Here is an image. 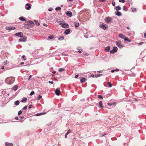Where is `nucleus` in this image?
Segmentation results:
<instances>
[{
	"label": "nucleus",
	"instance_id": "obj_1",
	"mask_svg": "<svg viewBox=\"0 0 146 146\" xmlns=\"http://www.w3.org/2000/svg\"><path fill=\"white\" fill-rule=\"evenodd\" d=\"M34 24V22L31 21H28L26 22L25 24L26 26V27L27 29L32 27Z\"/></svg>",
	"mask_w": 146,
	"mask_h": 146
},
{
	"label": "nucleus",
	"instance_id": "obj_2",
	"mask_svg": "<svg viewBox=\"0 0 146 146\" xmlns=\"http://www.w3.org/2000/svg\"><path fill=\"white\" fill-rule=\"evenodd\" d=\"M119 36L120 38L124 39L125 41H127L129 42H131V40L129 39L127 37H126L125 35L122 34H119Z\"/></svg>",
	"mask_w": 146,
	"mask_h": 146
},
{
	"label": "nucleus",
	"instance_id": "obj_3",
	"mask_svg": "<svg viewBox=\"0 0 146 146\" xmlns=\"http://www.w3.org/2000/svg\"><path fill=\"white\" fill-rule=\"evenodd\" d=\"M65 22V21L63 20L62 21H60L58 22L59 25H61L62 27L64 28H68L69 27V25L67 23L63 24Z\"/></svg>",
	"mask_w": 146,
	"mask_h": 146
},
{
	"label": "nucleus",
	"instance_id": "obj_4",
	"mask_svg": "<svg viewBox=\"0 0 146 146\" xmlns=\"http://www.w3.org/2000/svg\"><path fill=\"white\" fill-rule=\"evenodd\" d=\"M105 21L108 23H111L113 22V20L111 18V17H106L105 19Z\"/></svg>",
	"mask_w": 146,
	"mask_h": 146
},
{
	"label": "nucleus",
	"instance_id": "obj_5",
	"mask_svg": "<svg viewBox=\"0 0 146 146\" xmlns=\"http://www.w3.org/2000/svg\"><path fill=\"white\" fill-rule=\"evenodd\" d=\"M100 28H102L104 30H106L108 29V26L106 24H103V23L101 25H100L99 26Z\"/></svg>",
	"mask_w": 146,
	"mask_h": 146
},
{
	"label": "nucleus",
	"instance_id": "obj_6",
	"mask_svg": "<svg viewBox=\"0 0 146 146\" xmlns=\"http://www.w3.org/2000/svg\"><path fill=\"white\" fill-rule=\"evenodd\" d=\"M121 41L119 40L117 41L116 43V45L119 48H121L123 47V46L121 44Z\"/></svg>",
	"mask_w": 146,
	"mask_h": 146
},
{
	"label": "nucleus",
	"instance_id": "obj_7",
	"mask_svg": "<svg viewBox=\"0 0 146 146\" xmlns=\"http://www.w3.org/2000/svg\"><path fill=\"white\" fill-rule=\"evenodd\" d=\"M15 36H17L21 38L23 37V33L22 32H19L15 33Z\"/></svg>",
	"mask_w": 146,
	"mask_h": 146
},
{
	"label": "nucleus",
	"instance_id": "obj_8",
	"mask_svg": "<svg viewBox=\"0 0 146 146\" xmlns=\"http://www.w3.org/2000/svg\"><path fill=\"white\" fill-rule=\"evenodd\" d=\"M31 4L28 3L26 4L25 6L26 9L28 10H30L31 8Z\"/></svg>",
	"mask_w": 146,
	"mask_h": 146
},
{
	"label": "nucleus",
	"instance_id": "obj_9",
	"mask_svg": "<svg viewBox=\"0 0 146 146\" xmlns=\"http://www.w3.org/2000/svg\"><path fill=\"white\" fill-rule=\"evenodd\" d=\"M55 93L57 95L59 96L60 94V89L58 88H57L55 91Z\"/></svg>",
	"mask_w": 146,
	"mask_h": 146
},
{
	"label": "nucleus",
	"instance_id": "obj_10",
	"mask_svg": "<svg viewBox=\"0 0 146 146\" xmlns=\"http://www.w3.org/2000/svg\"><path fill=\"white\" fill-rule=\"evenodd\" d=\"M27 38L25 36H24L22 38L20 39L19 40V42H25L26 41Z\"/></svg>",
	"mask_w": 146,
	"mask_h": 146
},
{
	"label": "nucleus",
	"instance_id": "obj_11",
	"mask_svg": "<svg viewBox=\"0 0 146 146\" xmlns=\"http://www.w3.org/2000/svg\"><path fill=\"white\" fill-rule=\"evenodd\" d=\"M65 14L69 17H71L72 16V13L70 11H67L66 12Z\"/></svg>",
	"mask_w": 146,
	"mask_h": 146
},
{
	"label": "nucleus",
	"instance_id": "obj_12",
	"mask_svg": "<svg viewBox=\"0 0 146 146\" xmlns=\"http://www.w3.org/2000/svg\"><path fill=\"white\" fill-rule=\"evenodd\" d=\"M5 29L7 30H15L16 29V28L13 27H6Z\"/></svg>",
	"mask_w": 146,
	"mask_h": 146
},
{
	"label": "nucleus",
	"instance_id": "obj_13",
	"mask_svg": "<svg viewBox=\"0 0 146 146\" xmlns=\"http://www.w3.org/2000/svg\"><path fill=\"white\" fill-rule=\"evenodd\" d=\"M5 145L6 146H13V144L11 143L6 142L5 143Z\"/></svg>",
	"mask_w": 146,
	"mask_h": 146
},
{
	"label": "nucleus",
	"instance_id": "obj_14",
	"mask_svg": "<svg viewBox=\"0 0 146 146\" xmlns=\"http://www.w3.org/2000/svg\"><path fill=\"white\" fill-rule=\"evenodd\" d=\"M70 31L69 29H67L65 30L64 33L66 35H68L70 33Z\"/></svg>",
	"mask_w": 146,
	"mask_h": 146
},
{
	"label": "nucleus",
	"instance_id": "obj_15",
	"mask_svg": "<svg viewBox=\"0 0 146 146\" xmlns=\"http://www.w3.org/2000/svg\"><path fill=\"white\" fill-rule=\"evenodd\" d=\"M80 81L81 83H83L86 81V78H81L80 79Z\"/></svg>",
	"mask_w": 146,
	"mask_h": 146
},
{
	"label": "nucleus",
	"instance_id": "obj_16",
	"mask_svg": "<svg viewBox=\"0 0 146 146\" xmlns=\"http://www.w3.org/2000/svg\"><path fill=\"white\" fill-rule=\"evenodd\" d=\"M72 110V108L71 107H68L64 108V110L67 111H70Z\"/></svg>",
	"mask_w": 146,
	"mask_h": 146
},
{
	"label": "nucleus",
	"instance_id": "obj_17",
	"mask_svg": "<svg viewBox=\"0 0 146 146\" xmlns=\"http://www.w3.org/2000/svg\"><path fill=\"white\" fill-rule=\"evenodd\" d=\"M99 104L100 106V108H103L104 107L103 106V102L102 101H100L99 102Z\"/></svg>",
	"mask_w": 146,
	"mask_h": 146
},
{
	"label": "nucleus",
	"instance_id": "obj_18",
	"mask_svg": "<svg viewBox=\"0 0 146 146\" xmlns=\"http://www.w3.org/2000/svg\"><path fill=\"white\" fill-rule=\"evenodd\" d=\"M74 24L75 26L77 28L79 26V23H78L76 22H75L74 23Z\"/></svg>",
	"mask_w": 146,
	"mask_h": 146
},
{
	"label": "nucleus",
	"instance_id": "obj_19",
	"mask_svg": "<svg viewBox=\"0 0 146 146\" xmlns=\"http://www.w3.org/2000/svg\"><path fill=\"white\" fill-rule=\"evenodd\" d=\"M20 20L22 21H26L25 19L23 17H21L19 18Z\"/></svg>",
	"mask_w": 146,
	"mask_h": 146
},
{
	"label": "nucleus",
	"instance_id": "obj_20",
	"mask_svg": "<svg viewBox=\"0 0 146 146\" xmlns=\"http://www.w3.org/2000/svg\"><path fill=\"white\" fill-rule=\"evenodd\" d=\"M116 15L118 16H120L122 15L121 13L119 11H117L116 14Z\"/></svg>",
	"mask_w": 146,
	"mask_h": 146
},
{
	"label": "nucleus",
	"instance_id": "obj_21",
	"mask_svg": "<svg viewBox=\"0 0 146 146\" xmlns=\"http://www.w3.org/2000/svg\"><path fill=\"white\" fill-rule=\"evenodd\" d=\"M121 9V7L119 6H117L115 7V9L117 11H118L120 10Z\"/></svg>",
	"mask_w": 146,
	"mask_h": 146
},
{
	"label": "nucleus",
	"instance_id": "obj_22",
	"mask_svg": "<svg viewBox=\"0 0 146 146\" xmlns=\"http://www.w3.org/2000/svg\"><path fill=\"white\" fill-rule=\"evenodd\" d=\"M110 46H108L106 47V48L105 49V50L106 52H108L110 51Z\"/></svg>",
	"mask_w": 146,
	"mask_h": 146
},
{
	"label": "nucleus",
	"instance_id": "obj_23",
	"mask_svg": "<svg viewBox=\"0 0 146 146\" xmlns=\"http://www.w3.org/2000/svg\"><path fill=\"white\" fill-rule=\"evenodd\" d=\"M45 113H37L35 115L36 116H38L39 115H43V114H45Z\"/></svg>",
	"mask_w": 146,
	"mask_h": 146
},
{
	"label": "nucleus",
	"instance_id": "obj_24",
	"mask_svg": "<svg viewBox=\"0 0 146 146\" xmlns=\"http://www.w3.org/2000/svg\"><path fill=\"white\" fill-rule=\"evenodd\" d=\"M17 88L18 86L17 85H15L12 88V89L15 91H16L17 89Z\"/></svg>",
	"mask_w": 146,
	"mask_h": 146
},
{
	"label": "nucleus",
	"instance_id": "obj_25",
	"mask_svg": "<svg viewBox=\"0 0 146 146\" xmlns=\"http://www.w3.org/2000/svg\"><path fill=\"white\" fill-rule=\"evenodd\" d=\"M14 104L16 106H18L19 104V100L16 101L15 102Z\"/></svg>",
	"mask_w": 146,
	"mask_h": 146
},
{
	"label": "nucleus",
	"instance_id": "obj_26",
	"mask_svg": "<svg viewBox=\"0 0 146 146\" xmlns=\"http://www.w3.org/2000/svg\"><path fill=\"white\" fill-rule=\"evenodd\" d=\"M131 10L133 12H136L137 9L135 8L132 7L131 8Z\"/></svg>",
	"mask_w": 146,
	"mask_h": 146
},
{
	"label": "nucleus",
	"instance_id": "obj_27",
	"mask_svg": "<svg viewBox=\"0 0 146 146\" xmlns=\"http://www.w3.org/2000/svg\"><path fill=\"white\" fill-rule=\"evenodd\" d=\"M34 21L37 25L38 26L40 25L39 23L38 22V21L37 20H34Z\"/></svg>",
	"mask_w": 146,
	"mask_h": 146
},
{
	"label": "nucleus",
	"instance_id": "obj_28",
	"mask_svg": "<svg viewBox=\"0 0 146 146\" xmlns=\"http://www.w3.org/2000/svg\"><path fill=\"white\" fill-rule=\"evenodd\" d=\"M113 49L114 50V52H116L117 50V48L116 46H114L113 48Z\"/></svg>",
	"mask_w": 146,
	"mask_h": 146
},
{
	"label": "nucleus",
	"instance_id": "obj_29",
	"mask_svg": "<svg viewBox=\"0 0 146 146\" xmlns=\"http://www.w3.org/2000/svg\"><path fill=\"white\" fill-rule=\"evenodd\" d=\"M65 70V69L64 68H60L58 69V71L60 72H62Z\"/></svg>",
	"mask_w": 146,
	"mask_h": 146
},
{
	"label": "nucleus",
	"instance_id": "obj_30",
	"mask_svg": "<svg viewBox=\"0 0 146 146\" xmlns=\"http://www.w3.org/2000/svg\"><path fill=\"white\" fill-rule=\"evenodd\" d=\"M27 100V98H23L21 100L22 102H26Z\"/></svg>",
	"mask_w": 146,
	"mask_h": 146
},
{
	"label": "nucleus",
	"instance_id": "obj_31",
	"mask_svg": "<svg viewBox=\"0 0 146 146\" xmlns=\"http://www.w3.org/2000/svg\"><path fill=\"white\" fill-rule=\"evenodd\" d=\"M54 38V36L53 35H51L48 36V38L50 39H51Z\"/></svg>",
	"mask_w": 146,
	"mask_h": 146
},
{
	"label": "nucleus",
	"instance_id": "obj_32",
	"mask_svg": "<svg viewBox=\"0 0 146 146\" xmlns=\"http://www.w3.org/2000/svg\"><path fill=\"white\" fill-rule=\"evenodd\" d=\"M64 37L63 36H62L60 37L58 39V40H64Z\"/></svg>",
	"mask_w": 146,
	"mask_h": 146
},
{
	"label": "nucleus",
	"instance_id": "obj_33",
	"mask_svg": "<svg viewBox=\"0 0 146 146\" xmlns=\"http://www.w3.org/2000/svg\"><path fill=\"white\" fill-rule=\"evenodd\" d=\"M61 9V8L60 7H56L55 8V10L56 11L60 10Z\"/></svg>",
	"mask_w": 146,
	"mask_h": 146
},
{
	"label": "nucleus",
	"instance_id": "obj_34",
	"mask_svg": "<svg viewBox=\"0 0 146 146\" xmlns=\"http://www.w3.org/2000/svg\"><path fill=\"white\" fill-rule=\"evenodd\" d=\"M108 84L109 85L108 86L109 87H111L112 85L111 82H108Z\"/></svg>",
	"mask_w": 146,
	"mask_h": 146
},
{
	"label": "nucleus",
	"instance_id": "obj_35",
	"mask_svg": "<svg viewBox=\"0 0 146 146\" xmlns=\"http://www.w3.org/2000/svg\"><path fill=\"white\" fill-rule=\"evenodd\" d=\"M42 98V96L41 95H39L38 96L37 98V99L39 100Z\"/></svg>",
	"mask_w": 146,
	"mask_h": 146
},
{
	"label": "nucleus",
	"instance_id": "obj_36",
	"mask_svg": "<svg viewBox=\"0 0 146 146\" xmlns=\"http://www.w3.org/2000/svg\"><path fill=\"white\" fill-rule=\"evenodd\" d=\"M98 98L99 99H103V97L101 95H98Z\"/></svg>",
	"mask_w": 146,
	"mask_h": 146
},
{
	"label": "nucleus",
	"instance_id": "obj_37",
	"mask_svg": "<svg viewBox=\"0 0 146 146\" xmlns=\"http://www.w3.org/2000/svg\"><path fill=\"white\" fill-rule=\"evenodd\" d=\"M79 48H80L79 47H78V48L77 49L78 50V52L80 53H81L82 52V49H80Z\"/></svg>",
	"mask_w": 146,
	"mask_h": 146
},
{
	"label": "nucleus",
	"instance_id": "obj_38",
	"mask_svg": "<svg viewBox=\"0 0 146 146\" xmlns=\"http://www.w3.org/2000/svg\"><path fill=\"white\" fill-rule=\"evenodd\" d=\"M102 75H103L102 74H96V77L98 78L100 76H102Z\"/></svg>",
	"mask_w": 146,
	"mask_h": 146
},
{
	"label": "nucleus",
	"instance_id": "obj_39",
	"mask_svg": "<svg viewBox=\"0 0 146 146\" xmlns=\"http://www.w3.org/2000/svg\"><path fill=\"white\" fill-rule=\"evenodd\" d=\"M106 134L107 133L103 134V133H102L100 134V136L101 137H102L103 136L106 135Z\"/></svg>",
	"mask_w": 146,
	"mask_h": 146
},
{
	"label": "nucleus",
	"instance_id": "obj_40",
	"mask_svg": "<svg viewBox=\"0 0 146 146\" xmlns=\"http://www.w3.org/2000/svg\"><path fill=\"white\" fill-rule=\"evenodd\" d=\"M91 76L93 78H97V77H96V75L92 74Z\"/></svg>",
	"mask_w": 146,
	"mask_h": 146
},
{
	"label": "nucleus",
	"instance_id": "obj_41",
	"mask_svg": "<svg viewBox=\"0 0 146 146\" xmlns=\"http://www.w3.org/2000/svg\"><path fill=\"white\" fill-rule=\"evenodd\" d=\"M35 93L34 91H32L30 93V95L31 96L33 95Z\"/></svg>",
	"mask_w": 146,
	"mask_h": 146
},
{
	"label": "nucleus",
	"instance_id": "obj_42",
	"mask_svg": "<svg viewBox=\"0 0 146 146\" xmlns=\"http://www.w3.org/2000/svg\"><path fill=\"white\" fill-rule=\"evenodd\" d=\"M119 1L120 2L124 3L125 2V0H119Z\"/></svg>",
	"mask_w": 146,
	"mask_h": 146
},
{
	"label": "nucleus",
	"instance_id": "obj_43",
	"mask_svg": "<svg viewBox=\"0 0 146 146\" xmlns=\"http://www.w3.org/2000/svg\"><path fill=\"white\" fill-rule=\"evenodd\" d=\"M22 113V111L21 110H20L19 111L18 115H19Z\"/></svg>",
	"mask_w": 146,
	"mask_h": 146
},
{
	"label": "nucleus",
	"instance_id": "obj_44",
	"mask_svg": "<svg viewBox=\"0 0 146 146\" xmlns=\"http://www.w3.org/2000/svg\"><path fill=\"white\" fill-rule=\"evenodd\" d=\"M110 52L111 53H114L115 52H114V50L113 49L110 51Z\"/></svg>",
	"mask_w": 146,
	"mask_h": 146
},
{
	"label": "nucleus",
	"instance_id": "obj_45",
	"mask_svg": "<svg viewBox=\"0 0 146 146\" xmlns=\"http://www.w3.org/2000/svg\"><path fill=\"white\" fill-rule=\"evenodd\" d=\"M27 106H25L23 108L22 110H25L27 108Z\"/></svg>",
	"mask_w": 146,
	"mask_h": 146
},
{
	"label": "nucleus",
	"instance_id": "obj_46",
	"mask_svg": "<svg viewBox=\"0 0 146 146\" xmlns=\"http://www.w3.org/2000/svg\"><path fill=\"white\" fill-rule=\"evenodd\" d=\"M108 104L109 106H111L113 105V104L111 103H108Z\"/></svg>",
	"mask_w": 146,
	"mask_h": 146
},
{
	"label": "nucleus",
	"instance_id": "obj_47",
	"mask_svg": "<svg viewBox=\"0 0 146 146\" xmlns=\"http://www.w3.org/2000/svg\"><path fill=\"white\" fill-rule=\"evenodd\" d=\"M52 7H50V8H49L48 9V11H52Z\"/></svg>",
	"mask_w": 146,
	"mask_h": 146
},
{
	"label": "nucleus",
	"instance_id": "obj_48",
	"mask_svg": "<svg viewBox=\"0 0 146 146\" xmlns=\"http://www.w3.org/2000/svg\"><path fill=\"white\" fill-rule=\"evenodd\" d=\"M51 123H52V122H50L49 123L47 124L46 125L48 126H49L51 125Z\"/></svg>",
	"mask_w": 146,
	"mask_h": 146
},
{
	"label": "nucleus",
	"instance_id": "obj_49",
	"mask_svg": "<svg viewBox=\"0 0 146 146\" xmlns=\"http://www.w3.org/2000/svg\"><path fill=\"white\" fill-rule=\"evenodd\" d=\"M68 133H66V134L65 135V138H67V135L68 134Z\"/></svg>",
	"mask_w": 146,
	"mask_h": 146
},
{
	"label": "nucleus",
	"instance_id": "obj_50",
	"mask_svg": "<svg viewBox=\"0 0 146 146\" xmlns=\"http://www.w3.org/2000/svg\"><path fill=\"white\" fill-rule=\"evenodd\" d=\"M143 43H144L143 42H141L139 43L138 44L139 45H141V44H143Z\"/></svg>",
	"mask_w": 146,
	"mask_h": 146
},
{
	"label": "nucleus",
	"instance_id": "obj_51",
	"mask_svg": "<svg viewBox=\"0 0 146 146\" xmlns=\"http://www.w3.org/2000/svg\"><path fill=\"white\" fill-rule=\"evenodd\" d=\"M9 84H12L13 83V82H12V81L11 80H10L9 81Z\"/></svg>",
	"mask_w": 146,
	"mask_h": 146
},
{
	"label": "nucleus",
	"instance_id": "obj_52",
	"mask_svg": "<svg viewBox=\"0 0 146 146\" xmlns=\"http://www.w3.org/2000/svg\"><path fill=\"white\" fill-rule=\"evenodd\" d=\"M32 105H31V104L29 106V108L30 109V108H32Z\"/></svg>",
	"mask_w": 146,
	"mask_h": 146
},
{
	"label": "nucleus",
	"instance_id": "obj_53",
	"mask_svg": "<svg viewBox=\"0 0 146 146\" xmlns=\"http://www.w3.org/2000/svg\"><path fill=\"white\" fill-rule=\"evenodd\" d=\"M32 77V75H30L29 76L28 78V80H29Z\"/></svg>",
	"mask_w": 146,
	"mask_h": 146
},
{
	"label": "nucleus",
	"instance_id": "obj_54",
	"mask_svg": "<svg viewBox=\"0 0 146 146\" xmlns=\"http://www.w3.org/2000/svg\"><path fill=\"white\" fill-rule=\"evenodd\" d=\"M78 75H76L75 76V78H77L78 77Z\"/></svg>",
	"mask_w": 146,
	"mask_h": 146
},
{
	"label": "nucleus",
	"instance_id": "obj_55",
	"mask_svg": "<svg viewBox=\"0 0 146 146\" xmlns=\"http://www.w3.org/2000/svg\"><path fill=\"white\" fill-rule=\"evenodd\" d=\"M112 5L113 6H115V2H113L112 3Z\"/></svg>",
	"mask_w": 146,
	"mask_h": 146
},
{
	"label": "nucleus",
	"instance_id": "obj_56",
	"mask_svg": "<svg viewBox=\"0 0 146 146\" xmlns=\"http://www.w3.org/2000/svg\"><path fill=\"white\" fill-rule=\"evenodd\" d=\"M49 83H51L52 84H53V81H49Z\"/></svg>",
	"mask_w": 146,
	"mask_h": 146
},
{
	"label": "nucleus",
	"instance_id": "obj_57",
	"mask_svg": "<svg viewBox=\"0 0 146 146\" xmlns=\"http://www.w3.org/2000/svg\"><path fill=\"white\" fill-rule=\"evenodd\" d=\"M3 64H4V65H5V64H7V63L6 62H3Z\"/></svg>",
	"mask_w": 146,
	"mask_h": 146
},
{
	"label": "nucleus",
	"instance_id": "obj_58",
	"mask_svg": "<svg viewBox=\"0 0 146 146\" xmlns=\"http://www.w3.org/2000/svg\"><path fill=\"white\" fill-rule=\"evenodd\" d=\"M106 0H99L101 2H104Z\"/></svg>",
	"mask_w": 146,
	"mask_h": 146
},
{
	"label": "nucleus",
	"instance_id": "obj_59",
	"mask_svg": "<svg viewBox=\"0 0 146 146\" xmlns=\"http://www.w3.org/2000/svg\"><path fill=\"white\" fill-rule=\"evenodd\" d=\"M71 132V131L70 129H69L67 133H68V134Z\"/></svg>",
	"mask_w": 146,
	"mask_h": 146
},
{
	"label": "nucleus",
	"instance_id": "obj_60",
	"mask_svg": "<svg viewBox=\"0 0 146 146\" xmlns=\"http://www.w3.org/2000/svg\"><path fill=\"white\" fill-rule=\"evenodd\" d=\"M43 25L44 26H45L46 27H47V25H46V24H45V23H43Z\"/></svg>",
	"mask_w": 146,
	"mask_h": 146
},
{
	"label": "nucleus",
	"instance_id": "obj_61",
	"mask_svg": "<svg viewBox=\"0 0 146 146\" xmlns=\"http://www.w3.org/2000/svg\"><path fill=\"white\" fill-rule=\"evenodd\" d=\"M123 10L124 11H125L126 10H125V7L124 6L123 7Z\"/></svg>",
	"mask_w": 146,
	"mask_h": 146
},
{
	"label": "nucleus",
	"instance_id": "obj_62",
	"mask_svg": "<svg viewBox=\"0 0 146 146\" xmlns=\"http://www.w3.org/2000/svg\"><path fill=\"white\" fill-rule=\"evenodd\" d=\"M97 72H99V73H101L102 72V71L101 70H99L97 71Z\"/></svg>",
	"mask_w": 146,
	"mask_h": 146
},
{
	"label": "nucleus",
	"instance_id": "obj_63",
	"mask_svg": "<svg viewBox=\"0 0 146 146\" xmlns=\"http://www.w3.org/2000/svg\"><path fill=\"white\" fill-rule=\"evenodd\" d=\"M144 37L146 38V33H144Z\"/></svg>",
	"mask_w": 146,
	"mask_h": 146
},
{
	"label": "nucleus",
	"instance_id": "obj_64",
	"mask_svg": "<svg viewBox=\"0 0 146 146\" xmlns=\"http://www.w3.org/2000/svg\"><path fill=\"white\" fill-rule=\"evenodd\" d=\"M15 119L16 120H18L19 118L17 117H16L15 118Z\"/></svg>",
	"mask_w": 146,
	"mask_h": 146
}]
</instances>
